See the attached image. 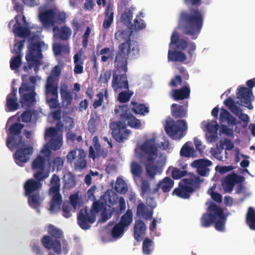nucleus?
I'll return each instance as SVG.
<instances>
[{"mask_svg":"<svg viewBox=\"0 0 255 255\" xmlns=\"http://www.w3.org/2000/svg\"><path fill=\"white\" fill-rule=\"evenodd\" d=\"M56 13L52 9H49L43 12H40L39 18L45 26H52L55 24L54 18Z\"/></svg>","mask_w":255,"mask_h":255,"instance_id":"27","label":"nucleus"},{"mask_svg":"<svg viewBox=\"0 0 255 255\" xmlns=\"http://www.w3.org/2000/svg\"><path fill=\"white\" fill-rule=\"evenodd\" d=\"M50 185L49 194L52 196V198L50 201V210L54 212L60 209L62 201V196L60 193V179L58 175L55 174L52 175Z\"/></svg>","mask_w":255,"mask_h":255,"instance_id":"11","label":"nucleus"},{"mask_svg":"<svg viewBox=\"0 0 255 255\" xmlns=\"http://www.w3.org/2000/svg\"><path fill=\"white\" fill-rule=\"evenodd\" d=\"M214 211H216V221L215 223V228L218 231H223L226 220L224 210L222 208H217L216 206L211 208Z\"/></svg>","mask_w":255,"mask_h":255,"instance_id":"31","label":"nucleus"},{"mask_svg":"<svg viewBox=\"0 0 255 255\" xmlns=\"http://www.w3.org/2000/svg\"><path fill=\"white\" fill-rule=\"evenodd\" d=\"M74 68V72L75 74H81L83 72L84 60L82 59L81 53H76L73 57Z\"/></svg>","mask_w":255,"mask_h":255,"instance_id":"41","label":"nucleus"},{"mask_svg":"<svg viewBox=\"0 0 255 255\" xmlns=\"http://www.w3.org/2000/svg\"><path fill=\"white\" fill-rule=\"evenodd\" d=\"M95 221V215L89 212L87 208L81 209L78 215V224L83 230H86L90 229L91 224L94 223Z\"/></svg>","mask_w":255,"mask_h":255,"instance_id":"22","label":"nucleus"},{"mask_svg":"<svg viewBox=\"0 0 255 255\" xmlns=\"http://www.w3.org/2000/svg\"><path fill=\"white\" fill-rule=\"evenodd\" d=\"M221 124L227 123L229 126H236L238 121L227 110L221 108L219 118Z\"/></svg>","mask_w":255,"mask_h":255,"instance_id":"33","label":"nucleus"},{"mask_svg":"<svg viewBox=\"0 0 255 255\" xmlns=\"http://www.w3.org/2000/svg\"><path fill=\"white\" fill-rule=\"evenodd\" d=\"M33 112L31 110L24 111L21 115V121L23 123L30 122L32 119Z\"/></svg>","mask_w":255,"mask_h":255,"instance_id":"64","label":"nucleus"},{"mask_svg":"<svg viewBox=\"0 0 255 255\" xmlns=\"http://www.w3.org/2000/svg\"><path fill=\"white\" fill-rule=\"evenodd\" d=\"M44 44L42 41L32 42L28 46V50L25 56L27 63L23 66V70L25 72H28L32 68H34L35 72L38 71L41 59L43 57L42 46Z\"/></svg>","mask_w":255,"mask_h":255,"instance_id":"6","label":"nucleus"},{"mask_svg":"<svg viewBox=\"0 0 255 255\" xmlns=\"http://www.w3.org/2000/svg\"><path fill=\"white\" fill-rule=\"evenodd\" d=\"M187 129L186 122L182 120L174 121L172 119L166 121L164 129L166 134L173 139H180L185 134Z\"/></svg>","mask_w":255,"mask_h":255,"instance_id":"12","label":"nucleus"},{"mask_svg":"<svg viewBox=\"0 0 255 255\" xmlns=\"http://www.w3.org/2000/svg\"><path fill=\"white\" fill-rule=\"evenodd\" d=\"M182 76L181 75H176L174 78L172 79L170 82L169 85L174 87H177L178 84L181 85L182 83V79L185 80H188L189 78V75L187 72H185V73H182Z\"/></svg>","mask_w":255,"mask_h":255,"instance_id":"50","label":"nucleus"},{"mask_svg":"<svg viewBox=\"0 0 255 255\" xmlns=\"http://www.w3.org/2000/svg\"><path fill=\"white\" fill-rule=\"evenodd\" d=\"M64 165V160L62 157H56L48 162V169L57 172L62 170Z\"/></svg>","mask_w":255,"mask_h":255,"instance_id":"39","label":"nucleus"},{"mask_svg":"<svg viewBox=\"0 0 255 255\" xmlns=\"http://www.w3.org/2000/svg\"><path fill=\"white\" fill-rule=\"evenodd\" d=\"M224 104L232 113L238 117L244 123L243 127L246 128L250 122V117L247 114L242 113L241 108L236 105L234 99L229 97L224 101Z\"/></svg>","mask_w":255,"mask_h":255,"instance_id":"21","label":"nucleus"},{"mask_svg":"<svg viewBox=\"0 0 255 255\" xmlns=\"http://www.w3.org/2000/svg\"><path fill=\"white\" fill-rule=\"evenodd\" d=\"M130 172L134 177H139L142 172L141 166L137 162L133 161L130 165Z\"/></svg>","mask_w":255,"mask_h":255,"instance_id":"53","label":"nucleus"},{"mask_svg":"<svg viewBox=\"0 0 255 255\" xmlns=\"http://www.w3.org/2000/svg\"><path fill=\"white\" fill-rule=\"evenodd\" d=\"M22 55H16L12 57L10 61V68L12 70H17L22 64Z\"/></svg>","mask_w":255,"mask_h":255,"instance_id":"57","label":"nucleus"},{"mask_svg":"<svg viewBox=\"0 0 255 255\" xmlns=\"http://www.w3.org/2000/svg\"><path fill=\"white\" fill-rule=\"evenodd\" d=\"M24 125L19 123H14L10 126L7 133L9 134L6 140V145L10 150H13L16 147L23 146L25 141L21 135L22 129Z\"/></svg>","mask_w":255,"mask_h":255,"instance_id":"8","label":"nucleus"},{"mask_svg":"<svg viewBox=\"0 0 255 255\" xmlns=\"http://www.w3.org/2000/svg\"><path fill=\"white\" fill-rule=\"evenodd\" d=\"M115 190L120 194H125L128 191V186L125 181L121 178L117 179Z\"/></svg>","mask_w":255,"mask_h":255,"instance_id":"49","label":"nucleus"},{"mask_svg":"<svg viewBox=\"0 0 255 255\" xmlns=\"http://www.w3.org/2000/svg\"><path fill=\"white\" fill-rule=\"evenodd\" d=\"M133 31L130 30H119L116 32L115 38L116 41L121 43H126L128 47L134 51L135 53L139 52V45L136 40L131 39Z\"/></svg>","mask_w":255,"mask_h":255,"instance_id":"15","label":"nucleus"},{"mask_svg":"<svg viewBox=\"0 0 255 255\" xmlns=\"http://www.w3.org/2000/svg\"><path fill=\"white\" fill-rule=\"evenodd\" d=\"M212 164L211 161L206 159H199L194 160L191 166L197 169V172L201 176H208L210 172L209 167Z\"/></svg>","mask_w":255,"mask_h":255,"instance_id":"25","label":"nucleus"},{"mask_svg":"<svg viewBox=\"0 0 255 255\" xmlns=\"http://www.w3.org/2000/svg\"><path fill=\"white\" fill-rule=\"evenodd\" d=\"M157 195V193H151L146 195L145 201L147 205L153 210L156 206V202L154 195Z\"/></svg>","mask_w":255,"mask_h":255,"instance_id":"59","label":"nucleus"},{"mask_svg":"<svg viewBox=\"0 0 255 255\" xmlns=\"http://www.w3.org/2000/svg\"><path fill=\"white\" fill-rule=\"evenodd\" d=\"M125 230V228L118 223L114 226L111 231V236L114 238H119L124 233Z\"/></svg>","mask_w":255,"mask_h":255,"instance_id":"58","label":"nucleus"},{"mask_svg":"<svg viewBox=\"0 0 255 255\" xmlns=\"http://www.w3.org/2000/svg\"><path fill=\"white\" fill-rule=\"evenodd\" d=\"M131 105H132V111L135 114L145 115V114L149 113V108L144 104H139L136 102L131 101Z\"/></svg>","mask_w":255,"mask_h":255,"instance_id":"42","label":"nucleus"},{"mask_svg":"<svg viewBox=\"0 0 255 255\" xmlns=\"http://www.w3.org/2000/svg\"><path fill=\"white\" fill-rule=\"evenodd\" d=\"M133 95V92L128 90H125L119 94L118 100L121 103H125L128 102Z\"/></svg>","mask_w":255,"mask_h":255,"instance_id":"51","label":"nucleus"},{"mask_svg":"<svg viewBox=\"0 0 255 255\" xmlns=\"http://www.w3.org/2000/svg\"><path fill=\"white\" fill-rule=\"evenodd\" d=\"M146 230V226L144 222L138 220L135 222L133 228L134 238L137 241H140L142 239Z\"/></svg>","mask_w":255,"mask_h":255,"instance_id":"32","label":"nucleus"},{"mask_svg":"<svg viewBox=\"0 0 255 255\" xmlns=\"http://www.w3.org/2000/svg\"><path fill=\"white\" fill-rule=\"evenodd\" d=\"M116 114L119 113L121 121L124 125L127 124L130 127L138 129L141 127L140 121L137 119L128 112V109L126 106H120L115 109Z\"/></svg>","mask_w":255,"mask_h":255,"instance_id":"14","label":"nucleus"},{"mask_svg":"<svg viewBox=\"0 0 255 255\" xmlns=\"http://www.w3.org/2000/svg\"><path fill=\"white\" fill-rule=\"evenodd\" d=\"M132 219L133 215L132 211L130 209H128L121 217L120 221L119 223L126 229L130 225L132 221Z\"/></svg>","mask_w":255,"mask_h":255,"instance_id":"44","label":"nucleus"},{"mask_svg":"<svg viewBox=\"0 0 255 255\" xmlns=\"http://www.w3.org/2000/svg\"><path fill=\"white\" fill-rule=\"evenodd\" d=\"M246 223L251 230L255 231V211L253 207L248 209Z\"/></svg>","mask_w":255,"mask_h":255,"instance_id":"47","label":"nucleus"},{"mask_svg":"<svg viewBox=\"0 0 255 255\" xmlns=\"http://www.w3.org/2000/svg\"><path fill=\"white\" fill-rule=\"evenodd\" d=\"M21 18V16L17 15L15 17L16 22L14 24L13 26L12 31L15 36L25 38L29 36L31 34V31L28 27L21 26L20 23L19 22V18Z\"/></svg>","mask_w":255,"mask_h":255,"instance_id":"29","label":"nucleus"},{"mask_svg":"<svg viewBox=\"0 0 255 255\" xmlns=\"http://www.w3.org/2000/svg\"><path fill=\"white\" fill-rule=\"evenodd\" d=\"M216 206L217 208H220V207L218 206L214 202H211L210 205L207 209V212L204 213L201 219V225L203 227L208 228L211 226L216 221V211H214L211 208Z\"/></svg>","mask_w":255,"mask_h":255,"instance_id":"24","label":"nucleus"},{"mask_svg":"<svg viewBox=\"0 0 255 255\" xmlns=\"http://www.w3.org/2000/svg\"><path fill=\"white\" fill-rule=\"evenodd\" d=\"M61 69L58 65L55 66L47 77L45 86V97L47 104L50 109L59 107L58 102L59 79Z\"/></svg>","mask_w":255,"mask_h":255,"instance_id":"4","label":"nucleus"},{"mask_svg":"<svg viewBox=\"0 0 255 255\" xmlns=\"http://www.w3.org/2000/svg\"><path fill=\"white\" fill-rule=\"evenodd\" d=\"M105 19L103 23L104 29H108L111 25L114 20V11L112 6L109 3L105 12Z\"/></svg>","mask_w":255,"mask_h":255,"instance_id":"38","label":"nucleus"},{"mask_svg":"<svg viewBox=\"0 0 255 255\" xmlns=\"http://www.w3.org/2000/svg\"><path fill=\"white\" fill-rule=\"evenodd\" d=\"M237 98L240 99L242 106L250 110L253 109L252 101L254 99L252 90L247 87H241L238 89Z\"/></svg>","mask_w":255,"mask_h":255,"instance_id":"23","label":"nucleus"},{"mask_svg":"<svg viewBox=\"0 0 255 255\" xmlns=\"http://www.w3.org/2000/svg\"><path fill=\"white\" fill-rule=\"evenodd\" d=\"M47 231L48 235H44L41 240L43 247L48 250L52 249L58 255L62 252L65 255L67 254L70 247L65 239L60 240L63 236L62 231L51 224L48 226Z\"/></svg>","mask_w":255,"mask_h":255,"instance_id":"3","label":"nucleus"},{"mask_svg":"<svg viewBox=\"0 0 255 255\" xmlns=\"http://www.w3.org/2000/svg\"><path fill=\"white\" fill-rule=\"evenodd\" d=\"M202 181L199 177L192 174L188 178L182 179L179 183L178 187L173 190L172 194L182 199H189L191 194L199 188Z\"/></svg>","mask_w":255,"mask_h":255,"instance_id":"7","label":"nucleus"},{"mask_svg":"<svg viewBox=\"0 0 255 255\" xmlns=\"http://www.w3.org/2000/svg\"><path fill=\"white\" fill-rule=\"evenodd\" d=\"M153 213V210L148 207L143 202H140L136 209V215L139 217H142L145 220L151 218Z\"/></svg>","mask_w":255,"mask_h":255,"instance_id":"35","label":"nucleus"},{"mask_svg":"<svg viewBox=\"0 0 255 255\" xmlns=\"http://www.w3.org/2000/svg\"><path fill=\"white\" fill-rule=\"evenodd\" d=\"M146 172L147 176L151 179H154L155 176L157 174H161L162 171L160 168L157 165L154 164V161L144 162Z\"/></svg>","mask_w":255,"mask_h":255,"instance_id":"37","label":"nucleus"},{"mask_svg":"<svg viewBox=\"0 0 255 255\" xmlns=\"http://www.w3.org/2000/svg\"><path fill=\"white\" fill-rule=\"evenodd\" d=\"M6 106L7 109L6 111H14L19 108V104L17 103V97H6Z\"/></svg>","mask_w":255,"mask_h":255,"instance_id":"48","label":"nucleus"},{"mask_svg":"<svg viewBox=\"0 0 255 255\" xmlns=\"http://www.w3.org/2000/svg\"><path fill=\"white\" fill-rule=\"evenodd\" d=\"M45 176L42 173H34V179L27 180L23 185L24 194L28 197V204L32 208L39 207L42 203L39 191L42 185L41 181L46 179Z\"/></svg>","mask_w":255,"mask_h":255,"instance_id":"5","label":"nucleus"},{"mask_svg":"<svg viewBox=\"0 0 255 255\" xmlns=\"http://www.w3.org/2000/svg\"><path fill=\"white\" fill-rule=\"evenodd\" d=\"M141 17H143V13L140 12L139 14L136 16V18L133 20V23L130 25V28L135 30H139L144 29L146 27V24L143 19L140 18Z\"/></svg>","mask_w":255,"mask_h":255,"instance_id":"45","label":"nucleus"},{"mask_svg":"<svg viewBox=\"0 0 255 255\" xmlns=\"http://www.w3.org/2000/svg\"><path fill=\"white\" fill-rule=\"evenodd\" d=\"M191 144L190 142H187L183 145L180 152L181 156L195 157L197 156L196 152L193 147L190 146Z\"/></svg>","mask_w":255,"mask_h":255,"instance_id":"40","label":"nucleus"},{"mask_svg":"<svg viewBox=\"0 0 255 255\" xmlns=\"http://www.w3.org/2000/svg\"><path fill=\"white\" fill-rule=\"evenodd\" d=\"M110 52L111 50L109 47H105L100 51V54L103 55V56L101 57V61L102 62H106L109 59H113L114 55H113L112 53H110L108 56L104 55L106 54L110 53Z\"/></svg>","mask_w":255,"mask_h":255,"instance_id":"62","label":"nucleus"},{"mask_svg":"<svg viewBox=\"0 0 255 255\" xmlns=\"http://www.w3.org/2000/svg\"><path fill=\"white\" fill-rule=\"evenodd\" d=\"M53 31L55 36H58L61 40L68 39L71 35V29L66 26H64L60 29L58 26H54Z\"/></svg>","mask_w":255,"mask_h":255,"instance_id":"36","label":"nucleus"},{"mask_svg":"<svg viewBox=\"0 0 255 255\" xmlns=\"http://www.w3.org/2000/svg\"><path fill=\"white\" fill-rule=\"evenodd\" d=\"M204 16L198 7H190L188 10L180 12L178 27L182 32L190 36L192 39L197 38L204 24Z\"/></svg>","mask_w":255,"mask_h":255,"instance_id":"1","label":"nucleus"},{"mask_svg":"<svg viewBox=\"0 0 255 255\" xmlns=\"http://www.w3.org/2000/svg\"><path fill=\"white\" fill-rule=\"evenodd\" d=\"M22 79L23 82L19 88V102L22 107L29 108L33 107L36 101L35 86L30 85L28 82H23L24 76H22Z\"/></svg>","mask_w":255,"mask_h":255,"instance_id":"9","label":"nucleus"},{"mask_svg":"<svg viewBox=\"0 0 255 255\" xmlns=\"http://www.w3.org/2000/svg\"><path fill=\"white\" fill-rule=\"evenodd\" d=\"M68 50V47L60 43H55L53 46V50L55 55L59 56L62 53Z\"/></svg>","mask_w":255,"mask_h":255,"instance_id":"60","label":"nucleus"},{"mask_svg":"<svg viewBox=\"0 0 255 255\" xmlns=\"http://www.w3.org/2000/svg\"><path fill=\"white\" fill-rule=\"evenodd\" d=\"M133 17V10L132 9H127L122 14L121 21L126 26H129L131 24Z\"/></svg>","mask_w":255,"mask_h":255,"instance_id":"46","label":"nucleus"},{"mask_svg":"<svg viewBox=\"0 0 255 255\" xmlns=\"http://www.w3.org/2000/svg\"><path fill=\"white\" fill-rule=\"evenodd\" d=\"M127 72V71H122L117 73V71L114 72L112 86L115 92L123 89H129Z\"/></svg>","mask_w":255,"mask_h":255,"instance_id":"20","label":"nucleus"},{"mask_svg":"<svg viewBox=\"0 0 255 255\" xmlns=\"http://www.w3.org/2000/svg\"><path fill=\"white\" fill-rule=\"evenodd\" d=\"M187 47L189 48L187 51L188 56L191 59L196 49V45L195 42L192 41L188 42L186 40L180 38L179 33L174 31L171 36L170 42L169 44L168 52V61L179 62L185 61L187 59L186 54L181 51L175 50V49L184 50Z\"/></svg>","mask_w":255,"mask_h":255,"instance_id":"2","label":"nucleus"},{"mask_svg":"<svg viewBox=\"0 0 255 255\" xmlns=\"http://www.w3.org/2000/svg\"><path fill=\"white\" fill-rule=\"evenodd\" d=\"M140 189V195L142 197H144V196L151 193H154L153 189L152 190H151L150 183L147 180H143L141 181Z\"/></svg>","mask_w":255,"mask_h":255,"instance_id":"54","label":"nucleus"},{"mask_svg":"<svg viewBox=\"0 0 255 255\" xmlns=\"http://www.w3.org/2000/svg\"><path fill=\"white\" fill-rule=\"evenodd\" d=\"M91 32V28L89 26H87L84 34L82 36V46L84 48H86L87 47L89 38Z\"/></svg>","mask_w":255,"mask_h":255,"instance_id":"63","label":"nucleus"},{"mask_svg":"<svg viewBox=\"0 0 255 255\" xmlns=\"http://www.w3.org/2000/svg\"><path fill=\"white\" fill-rule=\"evenodd\" d=\"M49 147L54 150L59 149L62 145V137L51 138L49 141Z\"/></svg>","mask_w":255,"mask_h":255,"instance_id":"55","label":"nucleus"},{"mask_svg":"<svg viewBox=\"0 0 255 255\" xmlns=\"http://www.w3.org/2000/svg\"><path fill=\"white\" fill-rule=\"evenodd\" d=\"M171 169H172L171 171V176L174 179H179L186 175L187 174V170H181L176 167L172 168L170 167L167 171H169Z\"/></svg>","mask_w":255,"mask_h":255,"instance_id":"56","label":"nucleus"},{"mask_svg":"<svg viewBox=\"0 0 255 255\" xmlns=\"http://www.w3.org/2000/svg\"><path fill=\"white\" fill-rule=\"evenodd\" d=\"M174 182L169 177H165L159 181L156 186L153 189V192L157 193V196H159V190L161 188L162 192L167 193L170 191L173 187Z\"/></svg>","mask_w":255,"mask_h":255,"instance_id":"28","label":"nucleus"},{"mask_svg":"<svg viewBox=\"0 0 255 255\" xmlns=\"http://www.w3.org/2000/svg\"><path fill=\"white\" fill-rule=\"evenodd\" d=\"M206 128L209 132L216 134L218 130L219 125L216 121H212L211 122L207 124Z\"/></svg>","mask_w":255,"mask_h":255,"instance_id":"61","label":"nucleus"},{"mask_svg":"<svg viewBox=\"0 0 255 255\" xmlns=\"http://www.w3.org/2000/svg\"><path fill=\"white\" fill-rule=\"evenodd\" d=\"M110 127L112 130L113 136L117 142L122 143L128 139L130 131L121 121L112 122Z\"/></svg>","mask_w":255,"mask_h":255,"instance_id":"18","label":"nucleus"},{"mask_svg":"<svg viewBox=\"0 0 255 255\" xmlns=\"http://www.w3.org/2000/svg\"><path fill=\"white\" fill-rule=\"evenodd\" d=\"M171 114L175 119L185 117L187 115V103L184 105L173 104L171 107Z\"/></svg>","mask_w":255,"mask_h":255,"instance_id":"34","label":"nucleus"},{"mask_svg":"<svg viewBox=\"0 0 255 255\" xmlns=\"http://www.w3.org/2000/svg\"><path fill=\"white\" fill-rule=\"evenodd\" d=\"M64 88L60 90L61 97L63 102L65 103L66 107H68L71 104L73 100L72 93L67 90V86L66 85Z\"/></svg>","mask_w":255,"mask_h":255,"instance_id":"43","label":"nucleus"},{"mask_svg":"<svg viewBox=\"0 0 255 255\" xmlns=\"http://www.w3.org/2000/svg\"><path fill=\"white\" fill-rule=\"evenodd\" d=\"M41 152L46 154L47 155L43 156L40 155H37L33 160L31 163V168L33 170L36 171L35 173H42L45 176L46 179L49 175L50 171L48 168H45L46 162L49 160L50 150L48 147L43 148L41 150Z\"/></svg>","mask_w":255,"mask_h":255,"instance_id":"13","label":"nucleus"},{"mask_svg":"<svg viewBox=\"0 0 255 255\" xmlns=\"http://www.w3.org/2000/svg\"><path fill=\"white\" fill-rule=\"evenodd\" d=\"M142 151L147 155V161H153L157 157V149L154 142L152 140H146L141 146Z\"/></svg>","mask_w":255,"mask_h":255,"instance_id":"26","label":"nucleus"},{"mask_svg":"<svg viewBox=\"0 0 255 255\" xmlns=\"http://www.w3.org/2000/svg\"><path fill=\"white\" fill-rule=\"evenodd\" d=\"M85 157L86 154L82 149L72 150L67 155L69 163H72L75 160L74 166L76 170H81L87 167V163Z\"/></svg>","mask_w":255,"mask_h":255,"instance_id":"16","label":"nucleus"},{"mask_svg":"<svg viewBox=\"0 0 255 255\" xmlns=\"http://www.w3.org/2000/svg\"><path fill=\"white\" fill-rule=\"evenodd\" d=\"M19 146L13 154V158L15 163L20 166H23L27 162L33 152V148L32 146L25 147ZM15 148H17L16 147Z\"/></svg>","mask_w":255,"mask_h":255,"instance_id":"19","label":"nucleus"},{"mask_svg":"<svg viewBox=\"0 0 255 255\" xmlns=\"http://www.w3.org/2000/svg\"><path fill=\"white\" fill-rule=\"evenodd\" d=\"M153 242L148 238H145L142 243V252L145 255H149L153 250Z\"/></svg>","mask_w":255,"mask_h":255,"instance_id":"52","label":"nucleus"},{"mask_svg":"<svg viewBox=\"0 0 255 255\" xmlns=\"http://www.w3.org/2000/svg\"><path fill=\"white\" fill-rule=\"evenodd\" d=\"M245 180V178L241 175L235 173H232L227 175L222 181V185L227 193H231L236 184H240L238 187L237 192H240L242 189L243 185L241 184Z\"/></svg>","mask_w":255,"mask_h":255,"instance_id":"17","label":"nucleus"},{"mask_svg":"<svg viewBox=\"0 0 255 255\" xmlns=\"http://www.w3.org/2000/svg\"><path fill=\"white\" fill-rule=\"evenodd\" d=\"M138 53L129 48L127 44H120L114 59L115 66L118 72L120 73L122 71H128V60L129 55H135Z\"/></svg>","mask_w":255,"mask_h":255,"instance_id":"10","label":"nucleus"},{"mask_svg":"<svg viewBox=\"0 0 255 255\" xmlns=\"http://www.w3.org/2000/svg\"><path fill=\"white\" fill-rule=\"evenodd\" d=\"M190 94V88L187 83L178 89H174L172 91V97L175 101H180L187 99Z\"/></svg>","mask_w":255,"mask_h":255,"instance_id":"30","label":"nucleus"}]
</instances>
